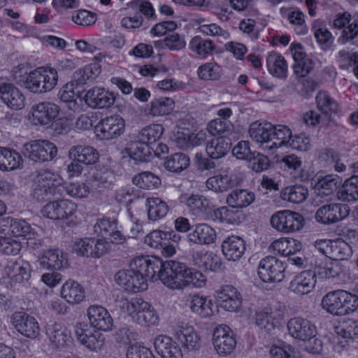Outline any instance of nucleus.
Returning a JSON list of instances; mask_svg holds the SVG:
<instances>
[{"mask_svg":"<svg viewBox=\"0 0 358 358\" xmlns=\"http://www.w3.org/2000/svg\"><path fill=\"white\" fill-rule=\"evenodd\" d=\"M159 266L158 261L151 262L147 257H142L134 260L131 269L118 271L115 275V280L125 290L134 293L145 290L148 287V278L154 281L155 268Z\"/></svg>","mask_w":358,"mask_h":358,"instance_id":"obj_1","label":"nucleus"},{"mask_svg":"<svg viewBox=\"0 0 358 358\" xmlns=\"http://www.w3.org/2000/svg\"><path fill=\"white\" fill-rule=\"evenodd\" d=\"M321 306L335 316L349 315L358 308V296L343 289L334 290L323 296Z\"/></svg>","mask_w":358,"mask_h":358,"instance_id":"obj_2","label":"nucleus"},{"mask_svg":"<svg viewBox=\"0 0 358 358\" xmlns=\"http://www.w3.org/2000/svg\"><path fill=\"white\" fill-rule=\"evenodd\" d=\"M34 185L33 197L40 202L52 196H62L63 178L57 173L46 169L39 171L34 178Z\"/></svg>","mask_w":358,"mask_h":358,"instance_id":"obj_3","label":"nucleus"},{"mask_svg":"<svg viewBox=\"0 0 358 358\" xmlns=\"http://www.w3.org/2000/svg\"><path fill=\"white\" fill-rule=\"evenodd\" d=\"M151 262L158 261L159 267L155 268V279H159L167 287L172 289L182 288V278L185 274L187 266L180 262L168 260L162 262L160 259H150Z\"/></svg>","mask_w":358,"mask_h":358,"instance_id":"obj_4","label":"nucleus"},{"mask_svg":"<svg viewBox=\"0 0 358 358\" xmlns=\"http://www.w3.org/2000/svg\"><path fill=\"white\" fill-rule=\"evenodd\" d=\"M58 80L57 71L52 67H39L31 71L24 82L30 92L43 94L51 91Z\"/></svg>","mask_w":358,"mask_h":358,"instance_id":"obj_5","label":"nucleus"},{"mask_svg":"<svg viewBox=\"0 0 358 358\" xmlns=\"http://www.w3.org/2000/svg\"><path fill=\"white\" fill-rule=\"evenodd\" d=\"M25 157L35 162L51 161L57 154V148L49 141L37 140L25 143L22 148Z\"/></svg>","mask_w":358,"mask_h":358,"instance_id":"obj_6","label":"nucleus"},{"mask_svg":"<svg viewBox=\"0 0 358 358\" xmlns=\"http://www.w3.org/2000/svg\"><path fill=\"white\" fill-rule=\"evenodd\" d=\"M127 310L141 326L154 325L158 316L152 306L141 298H135L127 302Z\"/></svg>","mask_w":358,"mask_h":358,"instance_id":"obj_7","label":"nucleus"},{"mask_svg":"<svg viewBox=\"0 0 358 358\" xmlns=\"http://www.w3.org/2000/svg\"><path fill=\"white\" fill-rule=\"evenodd\" d=\"M285 263L277 258L268 256L259 263L258 275L265 282H280L285 278Z\"/></svg>","mask_w":358,"mask_h":358,"instance_id":"obj_8","label":"nucleus"},{"mask_svg":"<svg viewBox=\"0 0 358 358\" xmlns=\"http://www.w3.org/2000/svg\"><path fill=\"white\" fill-rule=\"evenodd\" d=\"M350 208L342 203H328L320 206L316 211V221L324 225L337 223L349 215Z\"/></svg>","mask_w":358,"mask_h":358,"instance_id":"obj_9","label":"nucleus"},{"mask_svg":"<svg viewBox=\"0 0 358 358\" xmlns=\"http://www.w3.org/2000/svg\"><path fill=\"white\" fill-rule=\"evenodd\" d=\"M303 216L289 210L278 211L271 218V224L276 230L284 233L299 231L303 226Z\"/></svg>","mask_w":358,"mask_h":358,"instance_id":"obj_10","label":"nucleus"},{"mask_svg":"<svg viewBox=\"0 0 358 358\" xmlns=\"http://www.w3.org/2000/svg\"><path fill=\"white\" fill-rule=\"evenodd\" d=\"M124 129V119L119 115H113L101 120L94 130L99 139L108 141L120 136Z\"/></svg>","mask_w":358,"mask_h":358,"instance_id":"obj_11","label":"nucleus"},{"mask_svg":"<svg viewBox=\"0 0 358 358\" xmlns=\"http://www.w3.org/2000/svg\"><path fill=\"white\" fill-rule=\"evenodd\" d=\"M180 199L192 215L205 220L210 217L215 207L210 199L199 194H182Z\"/></svg>","mask_w":358,"mask_h":358,"instance_id":"obj_12","label":"nucleus"},{"mask_svg":"<svg viewBox=\"0 0 358 358\" xmlns=\"http://www.w3.org/2000/svg\"><path fill=\"white\" fill-rule=\"evenodd\" d=\"M74 252L83 257L99 258L109 250V243L104 239L81 238L73 245Z\"/></svg>","mask_w":358,"mask_h":358,"instance_id":"obj_13","label":"nucleus"},{"mask_svg":"<svg viewBox=\"0 0 358 358\" xmlns=\"http://www.w3.org/2000/svg\"><path fill=\"white\" fill-rule=\"evenodd\" d=\"M77 206L69 199H60L49 202L41 209L44 217L54 220L69 219L76 211Z\"/></svg>","mask_w":358,"mask_h":358,"instance_id":"obj_14","label":"nucleus"},{"mask_svg":"<svg viewBox=\"0 0 358 358\" xmlns=\"http://www.w3.org/2000/svg\"><path fill=\"white\" fill-rule=\"evenodd\" d=\"M213 343L219 355H229L233 352L236 341L230 328L227 325H219L213 334Z\"/></svg>","mask_w":358,"mask_h":358,"instance_id":"obj_15","label":"nucleus"},{"mask_svg":"<svg viewBox=\"0 0 358 358\" xmlns=\"http://www.w3.org/2000/svg\"><path fill=\"white\" fill-rule=\"evenodd\" d=\"M287 327L289 334L299 341H306L317 335L316 326L309 320L300 316L289 319Z\"/></svg>","mask_w":358,"mask_h":358,"instance_id":"obj_16","label":"nucleus"},{"mask_svg":"<svg viewBox=\"0 0 358 358\" xmlns=\"http://www.w3.org/2000/svg\"><path fill=\"white\" fill-rule=\"evenodd\" d=\"M74 333L79 343L90 350L99 349L104 341L101 333L97 330L91 329L85 323L76 324Z\"/></svg>","mask_w":358,"mask_h":358,"instance_id":"obj_17","label":"nucleus"},{"mask_svg":"<svg viewBox=\"0 0 358 358\" xmlns=\"http://www.w3.org/2000/svg\"><path fill=\"white\" fill-rule=\"evenodd\" d=\"M11 323L22 336L29 338H36L40 328L36 320L24 312H15L11 316Z\"/></svg>","mask_w":358,"mask_h":358,"instance_id":"obj_18","label":"nucleus"},{"mask_svg":"<svg viewBox=\"0 0 358 358\" xmlns=\"http://www.w3.org/2000/svg\"><path fill=\"white\" fill-rule=\"evenodd\" d=\"M284 318V312L280 309L266 308L255 313V324L266 333L271 334L278 327Z\"/></svg>","mask_w":358,"mask_h":358,"instance_id":"obj_19","label":"nucleus"},{"mask_svg":"<svg viewBox=\"0 0 358 358\" xmlns=\"http://www.w3.org/2000/svg\"><path fill=\"white\" fill-rule=\"evenodd\" d=\"M59 110V107L54 103H38L32 107L33 123L36 125H48L58 116Z\"/></svg>","mask_w":358,"mask_h":358,"instance_id":"obj_20","label":"nucleus"},{"mask_svg":"<svg viewBox=\"0 0 358 358\" xmlns=\"http://www.w3.org/2000/svg\"><path fill=\"white\" fill-rule=\"evenodd\" d=\"M316 283L315 272L310 270L303 271L296 275L289 282L288 289L299 296L310 293Z\"/></svg>","mask_w":358,"mask_h":358,"instance_id":"obj_21","label":"nucleus"},{"mask_svg":"<svg viewBox=\"0 0 358 358\" xmlns=\"http://www.w3.org/2000/svg\"><path fill=\"white\" fill-rule=\"evenodd\" d=\"M173 334L185 349L192 351L199 348L200 337L192 326L185 323L178 324Z\"/></svg>","mask_w":358,"mask_h":358,"instance_id":"obj_22","label":"nucleus"},{"mask_svg":"<svg viewBox=\"0 0 358 358\" xmlns=\"http://www.w3.org/2000/svg\"><path fill=\"white\" fill-rule=\"evenodd\" d=\"M115 100L113 93L101 87H93L85 95L86 104L92 108H108L114 103Z\"/></svg>","mask_w":358,"mask_h":358,"instance_id":"obj_23","label":"nucleus"},{"mask_svg":"<svg viewBox=\"0 0 358 358\" xmlns=\"http://www.w3.org/2000/svg\"><path fill=\"white\" fill-rule=\"evenodd\" d=\"M87 317L90 324L98 330L109 331L113 320L108 311L101 306H91L87 309Z\"/></svg>","mask_w":358,"mask_h":358,"instance_id":"obj_24","label":"nucleus"},{"mask_svg":"<svg viewBox=\"0 0 358 358\" xmlns=\"http://www.w3.org/2000/svg\"><path fill=\"white\" fill-rule=\"evenodd\" d=\"M4 273L14 283L27 282L31 276L30 266L22 259L9 261L4 268Z\"/></svg>","mask_w":358,"mask_h":358,"instance_id":"obj_25","label":"nucleus"},{"mask_svg":"<svg viewBox=\"0 0 358 358\" xmlns=\"http://www.w3.org/2000/svg\"><path fill=\"white\" fill-rule=\"evenodd\" d=\"M217 298L220 302V306L227 311H236L241 306V296L231 285L222 286L217 293Z\"/></svg>","mask_w":358,"mask_h":358,"instance_id":"obj_26","label":"nucleus"},{"mask_svg":"<svg viewBox=\"0 0 358 358\" xmlns=\"http://www.w3.org/2000/svg\"><path fill=\"white\" fill-rule=\"evenodd\" d=\"M154 346L156 352L162 358H182V352L171 337L159 335L155 338Z\"/></svg>","mask_w":358,"mask_h":358,"instance_id":"obj_27","label":"nucleus"},{"mask_svg":"<svg viewBox=\"0 0 358 358\" xmlns=\"http://www.w3.org/2000/svg\"><path fill=\"white\" fill-rule=\"evenodd\" d=\"M172 140L177 148L187 150L203 143L206 141V134L201 131L191 133L177 131L173 134Z\"/></svg>","mask_w":358,"mask_h":358,"instance_id":"obj_28","label":"nucleus"},{"mask_svg":"<svg viewBox=\"0 0 358 358\" xmlns=\"http://www.w3.org/2000/svg\"><path fill=\"white\" fill-rule=\"evenodd\" d=\"M0 98L10 108L18 110L24 106V95L12 83H0Z\"/></svg>","mask_w":358,"mask_h":358,"instance_id":"obj_29","label":"nucleus"},{"mask_svg":"<svg viewBox=\"0 0 358 358\" xmlns=\"http://www.w3.org/2000/svg\"><path fill=\"white\" fill-rule=\"evenodd\" d=\"M222 252L229 261L239 260L245 251V241L237 236H231L222 241Z\"/></svg>","mask_w":358,"mask_h":358,"instance_id":"obj_30","label":"nucleus"},{"mask_svg":"<svg viewBox=\"0 0 358 358\" xmlns=\"http://www.w3.org/2000/svg\"><path fill=\"white\" fill-rule=\"evenodd\" d=\"M273 124L270 122H252L249 127L248 133L250 138L255 142L260 143L264 150H268L267 145L271 143V131Z\"/></svg>","mask_w":358,"mask_h":358,"instance_id":"obj_31","label":"nucleus"},{"mask_svg":"<svg viewBox=\"0 0 358 358\" xmlns=\"http://www.w3.org/2000/svg\"><path fill=\"white\" fill-rule=\"evenodd\" d=\"M187 237L193 244L208 245L216 241L217 234L210 225L201 223L196 224L194 230Z\"/></svg>","mask_w":358,"mask_h":358,"instance_id":"obj_32","label":"nucleus"},{"mask_svg":"<svg viewBox=\"0 0 358 358\" xmlns=\"http://www.w3.org/2000/svg\"><path fill=\"white\" fill-rule=\"evenodd\" d=\"M43 268L52 270H60L68 266L66 254L59 249H50L44 252L39 259Z\"/></svg>","mask_w":358,"mask_h":358,"instance_id":"obj_33","label":"nucleus"},{"mask_svg":"<svg viewBox=\"0 0 358 358\" xmlns=\"http://www.w3.org/2000/svg\"><path fill=\"white\" fill-rule=\"evenodd\" d=\"M351 15L347 13L337 15L334 25L339 29H343L340 41L342 43L352 41L358 35V24L353 21L351 22Z\"/></svg>","mask_w":358,"mask_h":358,"instance_id":"obj_34","label":"nucleus"},{"mask_svg":"<svg viewBox=\"0 0 358 358\" xmlns=\"http://www.w3.org/2000/svg\"><path fill=\"white\" fill-rule=\"evenodd\" d=\"M46 335L57 348L69 345L72 341L71 332L61 324L53 323L46 327Z\"/></svg>","mask_w":358,"mask_h":358,"instance_id":"obj_35","label":"nucleus"},{"mask_svg":"<svg viewBox=\"0 0 358 358\" xmlns=\"http://www.w3.org/2000/svg\"><path fill=\"white\" fill-rule=\"evenodd\" d=\"M341 178L336 175H327L318 178L315 181L314 189L317 195L321 198L331 196L341 185Z\"/></svg>","mask_w":358,"mask_h":358,"instance_id":"obj_36","label":"nucleus"},{"mask_svg":"<svg viewBox=\"0 0 358 358\" xmlns=\"http://www.w3.org/2000/svg\"><path fill=\"white\" fill-rule=\"evenodd\" d=\"M69 153V157L72 160L82 162L86 165L96 163L99 157L97 150L91 146L75 145L70 149Z\"/></svg>","mask_w":358,"mask_h":358,"instance_id":"obj_37","label":"nucleus"},{"mask_svg":"<svg viewBox=\"0 0 358 358\" xmlns=\"http://www.w3.org/2000/svg\"><path fill=\"white\" fill-rule=\"evenodd\" d=\"M61 296L68 303L77 304L85 299V291L80 283L73 280H69L62 287Z\"/></svg>","mask_w":358,"mask_h":358,"instance_id":"obj_38","label":"nucleus"},{"mask_svg":"<svg viewBox=\"0 0 358 358\" xmlns=\"http://www.w3.org/2000/svg\"><path fill=\"white\" fill-rule=\"evenodd\" d=\"M255 194L245 189H236L227 196V203L232 208H243L250 206L254 201Z\"/></svg>","mask_w":358,"mask_h":358,"instance_id":"obj_39","label":"nucleus"},{"mask_svg":"<svg viewBox=\"0 0 358 358\" xmlns=\"http://www.w3.org/2000/svg\"><path fill=\"white\" fill-rule=\"evenodd\" d=\"M231 141L229 138L221 136L212 139L206 147L208 155L213 159L224 157L230 150Z\"/></svg>","mask_w":358,"mask_h":358,"instance_id":"obj_40","label":"nucleus"},{"mask_svg":"<svg viewBox=\"0 0 358 358\" xmlns=\"http://www.w3.org/2000/svg\"><path fill=\"white\" fill-rule=\"evenodd\" d=\"M174 107L171 98L160 97L154 99L145 109V114L152 117L164 116L171 113Z\"/></svg>","mask_w":358,"mask_h":358,"instance_id":"obj_41","label":"nucleus"},{"mask_svg":"<svg viewBox=\"0 0 358 358\" xmlns=\"http://www.w3.org/2000/svg\"><path fill=\"white\" fill-rule=\"evenodd\" d=\"M213 303L210 299L207 296L194 294L190 301L191 310L201 317L206 318L212 316L214 313Z\"/></svg>","mask_w":358,"mask_h":358,"instance_id":"obj_42","label":"nucleus"},{"mask_svg":"<svg viewBox=\"0 0 358 358\" xmlns=\"http://www.w3.org/2000/svg\"><path fill=\"white\" fill-rule=\"evenodd\" d=\"M152 148L142 141H131L126 148L127 153L134 160L144 162L150 160Z\"/></svg>","mask_w":358,"mask_h":358,"instance_id":"obj_43","label":"nucleus"},{"mask_svg":"<svg viewBox=\"0 0 358 358\" xmlns=\"http://www.w3.org/2000/svg\"><path fill=\"white\" fill-rule=\"evenodd\" d=\"M268 70L273 76L279 78L287 77V65L285 58L276 52H272L266 57Z\"/></svg>","mask_w":358,"mask_h":358,"instance_id":"obj_44","label":"nucleus"},{"mask_svg":"<svg viewBox=\"0 0 358 358\" xmlns=\"http://www.w3.org/2000/svg\"><path fill=\"white\" fill-rule=\"evenodd\" d=\"M271 248L276 254L282 256H291L301 250L302 244L300 241L294 238H283L274 241L271 245Z\"/></svg>","mask_w":358,"mask_h":358,"instance_id":"obj_45","label":"nucleus"},{"mask_svg":"<svg viewBox=\"0 0 358 358\" xmlns=\"http://www.w3.org/2000/svg\"><path fill=\"white\" fill-rule=\"evenodd\" d=\"M22 162L20 155L14 150L0 147V170L13 171L20 166Z\"/></svg>","mask_w":358,"mask_h":358,"instance_id":"obj_46","label":"nucleus"},{"mask_svg":"<svg viewBox=\"0 0 358 358\" xmlns=\"http://www.w3.org/2000/svg\"><path fill=\"white\" fill-rule=\"evenodd\" d=\"M271 143L267 145L268 150H273L282 145H287L292 137L290 129L285 125H273L271 131Z\"/></svg>","mask_w":358,"mask_h":358,"instance_id":"obj_47","label":"nucleus"},{"mask_svg":"<svg viewBox=\"0 0 358 358\" xmlns=\"http://www.w3.org/2000/svg\"><path fill=\"white\" fill-rule=\"evenodd\" d=\"M206 185L215 192H224L236 186V182L231 176L220 174L210 177Z\"/></svg>","mask_w":358,"mask_h":358,"instance_id":"obj_48","label":"nucleus"},{"mask_svg":"<svg viewBox=\"0 0 358 358\" xmlns=\"http://www.w3.org/2000/svg\"><path fill=\"white\" fill-rule=\"evenodd\" d=\"M115 175L110 170H96L91 178V185L99 192L110 189L115 182Z\"/></svg>","mask_w":358,"mask_h":358,"instance_id":"obj_49","label":"nucleus"},{"mask_svg":"<svg viewBox=\"0 0 358 358\" xmlns=\"http://www.w3.org/2000/svg\"><path fill=\"white\" fill-rule=\"evenodd\" d=\"M2 226L7 229L8 234L18 237L26 236L31 230L30 225L25 220L11 217H3Z\"/></svg>","mask_w":358,"mask_h":358,"instance_id":"obj_50","label":"nucleus"},{"mask_svg":"<svg viewBox=\"0 0 358 358\" xmlns=\"http://www.w3.org/2000/svg\"><path fill=\"white\" fill-rule=\"evenodd\" d=\"M189 49L202 58L213 54L215 45L209 39H203L200 36L193 37L189 44Z\"/></svg>","mask_w":358,"mask_h":358,"instance_id":"obj_51","label":"nucleus"},{"mask_svg":"<svg viewBox=\"0 0 358 358\" xmlns=\"http://www.w3.org/2000/svg\"><path fill=\"white\" fill-rule=\"evenodd\" d=\"M100 68L95 64L86 65L83 69L76 71L71 80L72 85H82L88 80H92L100 73Z\"/></svg>","mask_w":358,"mask_h":358,"instance_id":"obj_52","label":"nucleus"},{"mask_svg":"<svg viewBox=\"0 0 358 358\" xmlns=\"http://www.w3.org/2000/svg\"><path fill=\"white\" fill-rule=\"evenodd\" d=\"M340 200L355 201L358 200V176H352L347 179L342 188L337 193Z\"/></svg>","mask_w":358,"mask_h":358,"instance_id":"obj_53","label":"nucleus"},{"mask_svg":"<svg viewBox=\"0 0 358 358\" xmlns=\"http://www.w3.org/2000/svg\"><path fill=\"white\" fill-rule=\"evenodd\" d=\"M147 206L148 217L153 221L165 217L169 211L166 203L159 198L147 199Z\"/></svg>","mask_w":358,"mask_h":358,"instance_id":"obj_54","label":"nucleus"},{"mask_svg":"<svg viewBox=\"0 0 358 358\" xmlns=\"http://www.w3.org/2000/svg\"><path fill=\"white\" fill-rule=\"evenodd\" d=\"M308 195V190L303 185H293L285 187L281 192V197L293 203L303 202Z\"/></svg>","mask_w":358,"mask_h":358,"instance_id":"obj_55","label":"nucleus"},{"mask_svg":"<svg viewBox=\"0 0 358 358\" xmlns=\"http://www.w3.org/2000/svg\"><path fill=\"white\" fill-rule=\"evenodd\" d=\"M189 165V158L182 152H177L166 157L164 167L171 172H181Z\"/></svg>","mask_w":358,"mask_h":358,"instance_id":"obj_56","label":"nucleus"},{"mask_svg":"<svg viewBox=\"0 0 358 358\" xmlns=\"http://www.w3.org/2000/svg\"><path fill=\"white\" fill-rule=\"evenodd\" d=\"M132 182L143 189H155L161 185V179L150 171H143L135 175Z\"/></svg>","mask_w":358,"mask_h":358,"instance_id":"obj_57","label":"nucleus"},{"mask_svg":"<svg viewBox=\"0 0 358 358\" xmlns=\"http://www.w3.org/2000/svg\"><path fill=\"white\" fill-rule=\"evenodd\" d=\"M318 109L326 115L336 113L338 108L337 101L325 91H320L316 96Z\"/></svg>","mask_w":358,"mask_h":358,"instance_id":"obj_58","label":"nucleus"},{"mask_svg":"<svg viewBox=\"0 0 358 358\" xmlns=\"http://www.w3.org/2000/svg\"><path fill=\"white\" fill-rule=\"evenodd\" d=\"M62 188V196L66 192L69 196L82 199L87 197L90 194L89 187L82 182H66L63 181Z\"/></svg>","mask_w":358,"mask_h":358,"instance_id":"obj_59","label":"nucleus"},{"mask_svg":"<svg viewBox=\"0 0 358 358\" xmlns=\"http://www.w3.org/2000/svg\"><path fill=\"white\" fill-rule=\"evenodd\" d=\"M352 255L350 246L348 243L342 239H336L334 241L331 245V251L329 259L334 261H341L348 259Z\"/></svg>","mask_w":358,"mask_h":358,"instance_id":"obj_60","label":"nucleus"},{"mask_svg":"<svg viewBox=\"0 0 358 358\" xmlns=\"http://www.w3.org/2000/svg\"><path fill=\"white\" fill-rule=\"evenodd\" d=\"M164 130V127L162 124H152L141 129L138 138L148 145L152 144L157 141L162 137Z\"/></svg>","mask_w":358,"mask_h":358,"instance_id":"obj_61","label":"nucleus"},{"mask_svg":"<svg viewBox=\"0 0 358 358\" xmlns=\"http://www.w3.org/2000/svg\"><path fill=\"white\" fill-rule=\"evenodd\" d=\"M287 12L286 17L289 22L294 27V31L299 35H305L308 32V27L305 23V15L300 10H290L285 9Z\"/></svg>","mask_w":358,"mask_h":358,"instance_id":"obj_62","label":"nucleus"},{"mask_svg":"<svg viewBox=\"0 0 358 358\" xmlns=\"http://www.w3.org/2000/svg\"><path fill=\"white\" fill-rule=\"evenodd\" d=\"M197 74L201 80H217L221 76L220 67L215 63L208 62L199 67Z\"/></svg>","mask_w":358,"mask_h":358,"instance_id":"obj_63","label":"nucleus"},{"mask_svg":"<svg viewBox=\"0 0 358 358\" xmlns=\"http://www.w3.org/2000/svg\"><path fill=\"white\" fill-rule=\"evenodd\" d=\"M338 335L347 339L358 338V321L349 320L336 328Z\"/></svg>","mask_w":358,"mask_h":358,"instance_id":"obj_64","label":"nucleus"}]
</instances>
